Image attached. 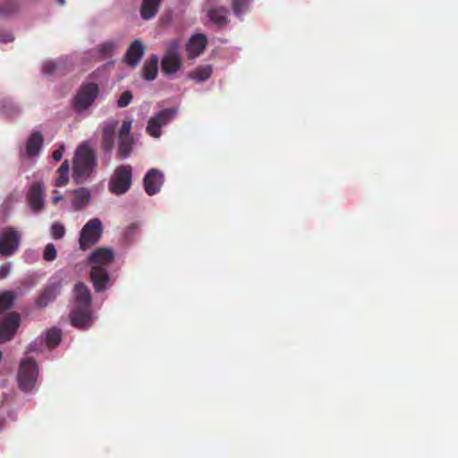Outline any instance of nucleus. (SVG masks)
<instances>
[{"label": "nucleus", "instance_id": "12", "mask_svg": "<svg viewBox=\"0 0 458 458\" xmlns=\"http://www.w3.org/2000/svg\"><path fill=\"white\" fill-rule=\"evenodd\" d=\"M164 182V174L161 171L152 168L150 169L143 178V184L145 191L149 195L153 196L160 191V189Z\"/></svg>", "mask_w": 458, "mask_h": 458}, {"label": "nucleus", "instance_id": "36", "mask_svg": "<svg viewBox=\"0 0 458 458\" xmlns=\"http://www.w3.org/2000/svg\"><path fill=\"white\" fill-rule=\"evenodd\" d=\"M131 99H132L131 92L129 90L124 91L121 95V97L119 98V99L117 101L118 107L123 108V107L127 106L131 103Z\"/></svg>", "mask_w": 458, "mask_h": 458}, {"label": "nucleus", "instance_id": "26", "mask_svg": "<svg viewBox=\"0 0 458 458\" xmlns=\"http://www.w3.org/2000/svg\"><path fill=\"white\" fill-rule=\"evenodd\" d=\"M250 0H232V8L233 13L240 20H242V15L249 11Z\"/></svg>", "mask_w": 458, "mask_h": 458}, {"label": "nucleus", "instance_id": "18", "mask_svg": "<svg viewBox=\"0 0 458 458\" xmlns=\"http://www.w3.org/2000/svg\"><path fill=\"white\" fill-rule=\"evenodd\" d=\"M115 123H111L103 128L101 148L105 153L110 154L114 144Z\"/></svg>", "mask_w": 458, "mask_h": 458}, {"label": "nucleus", "instance_id": "28", "mask_svg": "<svg viewBox=\"0 0 458 458\" xmlns=\"http://www.w3.org/2000/svg\"><path fill=\"white\" fill-rule=\"evenodd\" d=\"M161 124L157 121V115L151 117L148 123L146 131L153 138H159L162 134Z\"/></svg>", "mask_w": 458, "mask_h": 458}, {"label": "nucleus", "instance_id": "21", "mask_svg": "<svg viewBox=\"0 0 458 458\" xmlns=\"http://www.w3.org/2000/svg\"><path fill=\"white\" fill-rule=\"evenodd\" d=\"M43 136L39 131H34L29 137L26 143V153L30 157L38 154L43 145Z\"/></svg>", "mask_w": 458, "mask_h": 458}, {"label": "nucleus", "instance_id": "22", "mask_svg": "<svg viewBox=\"0 0 458 458\" xmlns=\"http://www.w3.org/2000/svg\"><path fill=\"white\" fill-rule=\"evenodd\" d=\"M158 57L151 55L144 63L142 67V76L146 81H153L157 75Z\"/></svg>", "mask_w": 458, "mask_h": 458}, {"label": "nucleus", "instance_id": "27", "mask_svg": "<svg viewBox=\"0 0 458 458\" xmlns=\"http://www.w3.org/2000/svg\"><path fill=\"white\" fill-rule=\"evenodd\" d=\"M176 113V108H165L159 111L156 115L161 126H164L175 117Z\"/></svg>", "mask_w": 458, "mask_h": 458}, {"label": "nucleus", "instance_id": "6", "mask_svg": "<svg viewBox=\"0 0 458 458\" xmlns=\"http://www.w3.org/2000/svg\"><path fill=\"white\" fill-rule=\"evenodd\" d=\"M102 234V224L99 219H90L82 227L79 239L80 248L86 250L95 245L100 239Z\"/></svg>", "mask_w": 458, "mask_h": 458}, {"label": "nucleus", "instance_id": "30", "mask_svg": "<svg viewBox=\"0 0 458 458\" xmlns=\"http://www.w3.org/2000/svg\"><path fill=\"white\" fill-rule=\"evenodd\" d=\"M14 301V295L12 292H4L0 294V313L11 309Z\"/></svg>", "mask_w": 458, "mask_h": 458}, {"label": "nucleus", "instance_id": "39", "mask_svg": "<svg viewBox=\"0 0 458 458\" xmlns=\"http://www.w3.org/2000/svg\"><path fill=\"white\" fill-rule=\"evenodd\" d=\"M64 144H62L57 149H55L53 154H52V157L55 161H60L63 157V155H64Z\"/></svg>", "mask_w": 458, "mask_h": 458}, {"label": "nucleus", "instance_id": "41", "mask_svg": "<svg viewBox=\"0 0 458 458\" xmlns=\"http://www.w3.org/2000/svg\"><path fill=\"white\" fill-rule=\"evenodd\" d=\"M139 229V226L136 224H131L126 230V235L131 236L135 233Z\"/></svg>", "mask_w": 458, "mask_h": 458}, {"label": "nucleus", "instance_id": "43", "mask_svg": "<svg viewBox=\"0 0 458 458\" xmlns=\"http://www.w3.org/2000/svg\"><path fill=\"white\" fill-rule=\"evenodd\" d=\"M57 2H58V4H64V2H65V0H57Z\"/></svg>", "mask_w": 458, "mask_h": 458}, {"label": "nucleus", "instance_id": "13", "mask_svg": "<svg viewBox=\"0 0 458 458\" xmlns=\"http://www.w3.org/2000/svg\"><path fill=\"white\" fill-rule=\"evenodd\" d=\"M62 284L60 281L52 282L47 284L36 300V305L38 308H45L49 303L53 302L60 294Z\"/></svg>", "mask_w": 458, "mask_h": 458}, {"label": "nucleus", "instance_id": "14", "mask_svg": "<svg viewBox=\"0 0 458 458\" xmlns=\"http://www.w3.org/2000/svg\"><path fill=\"white\" fill-rule=\"evenodd\" d=\"M145 47L143 43L140 39H135L125 53L124 62L128 66L136 67L143 57Z\"/></svg>", "mask_w": 458, "mask_h": 458}, {"label": "nucleus", "instance_id": "20", "mask_svg": "<svg viewBox=\"0 0 458 458\" xmlns=\"http://www.w3.org/2000/svg\"><path fill=\"white\" fill-rule=\"evenodd\" d=\"M162 0H142L140 6V15L143 20L154 18L161 5Z\"/></svg>", "mask_w": 458, "mask_h": 458}, {"label": "nucleus", "instance_id": "9", "mask_svg": "<svg viewBox=\"0 0 458 458\" xmlns=\"http://www.w3.org/2000/svg\"><path fill=\"white\" fill-rule=\"evenodd\" d=\"M71 325L80 330L89 329L93 321L90 307H75L69 315Z\"/></svg>", "mask_w": 458, "mask_h": 458}, {"label": "nucleus", "instance_id": "8", "mask_svg": "<svg viewBox=\"0 0 458 458\" xmlns=\"http://www.w3.org/2000/svg\"><path fill=\"white\" fill-rule=\"evenodd\" d=\"M21 241V233L13 227H6L0 233V255L10 257L19 249Z\"/></svg>", "mask_w": 458, "mask_h": 458}, {"label": "nucleus", "instance_id": "2", "mask_svg": "<svg viewBox=\"0 0 458 458\" xmlns=\"http://www.w3.org/2000/svg\"><path fill=\"white\" fill-rule=\"evenodd\" d=\"M114 260V252L108 248H98L89 257V264L91 265L90 281L97 293L104 292L110 282V276L106 267Z\"/></svg>", "mask_w": 458, "mask_h": 458}, {"label": "nucleus", "instance_id": "7", "mask_svg": "<svg viewBox=\"0 0 458 458\" xmlns=\"http://www.w3.org/2000/svg\"><path fill=\"white\" fill-rule=\"evenodd\" d=\"M99 94L98 86L94 82L83 84L73 99V107L76 111L87 110L92 106Z\"/></svg>", "mask_w": 458, "mask_h": 458}, {"label": "nucleus", "instance_id": "31", "mask_svg": "<svg viewBox=\"0 0 458 458\" xmlns=\"http://www.w3.org/2000/svg\"><path fill=\"white\" fill-rule=\"evenodd\" d=\"M115 47H116L115 43L112 40H109V41H106V42L102 43L101 45H99L98 49V53L103 57H109L112 55L113 51L114 50Z\"/></svg>", "mask_w": 458, "mask_h": 458}, {"label": "nucleus", "instance_id": "10", "mask_svg": "<svg viewBox=\"0 0 458 458\" xmlns=\"http://www.w3.org/2000/svg\"><path fill=\"white\" fill-rule=\"evenodd\" d=\"M26 199L30 208L33 212L38 213L42 211L45 204V191L43 183H33L28 191Z\"/></svg>", "mask_w": 458, "mask_h": 458}, {"label": "nucleus", "instance_id": "33", "mask_svg": "<svg viewBox=\"0 0 458 458\" xmlns=\"http://www.w3.org/2000/svg\"><path fill=\"white\" fill-rule=\"evenodd\" d=\"M17 4L12 1L6 2L0 6V14L9 16L17 11Z\"/></svg>", "mask_w": 458, "mask_h": 458}, {"label": "nucleus", "instance_id": "16", "mask_svg": "<svg viewBox=\"0 0 458 458\" xmlns=\"http://www.w3.org/2000/svg\"><path fill=\"white\" fill-rule=\"evenodd\" d=\"M73 297L76 307H90L91 294L84 283L79 282L74 285Z\"/></svg>", "mask_w": 458, "mask_h": 458}, {"label": "nucleus", "instance_id": "42", "mask_svg": "<svg viewBox=\"0 0 458 458\" xmlns=\"http://www.w3.org/2000/svg\"><path fill=\"white\" fill-rule=\"evenodd\" d=\"M62 199L63 196L59 193L58 191H53L52 200L54 204H57Z\"/></svg>", "mask_w": 458, "mask_h": 458}, {"label": "nucleus", "instance_id": "1", "mask_svg": "<svg viewBox=\"0 0 458 458\" xmlns=\"http://www.w3.org/2000/svg\"><path fill=\"white\" fill-rule=\"evenodd\" d=\"M98 166L96 150L90 142H81L74 152L72 163V179L77 184L85 183L94 174Z\"/></svg>", "mask_w": 458, "mask_h": 458}, {"label": "nucleus", "instance_id": "29", "mask_svg": "<svg viewBox=\"0 0 458 458\" xmlns=\"http://www.w3.org/2000/svg\"><path fill=\"white\" fill-rule=\"evenodd\" d=\"M61 341V330L55 327L47 332L46 342L49 348H55Z\"/></svg>", "mask_w": 458, "mask_h": 458}, {"label": "nucleus", "instance_id": "40", "mask_svg": "<svg viewBox=\"0 0 458 458\" xmlns=\"http://www.w3.org/2000/svg\"><path fill=\"white\" fill-rule=\"evenodd\" d=\"M11 271V266L9 264H4L0 267V279L5 278Z\"/></svg>", "mask_w": 458, "mask_h": 458}, {"label": "nucleus", "instance_id": "37", "mask_svg": "<svg viewBox=\"0 0 458 458\" xmlns=\"http://www.w3.org/2000/svg\"><path fill=\"white\" fill-rule=\"evenodd\" d=\"M13 40V36L10 31L0 29V41L7 43Z\"/></svg>", "mask_w": 458, "mask_h": 458}, {"label": "nucleus", "instance_id": "23", "mask_svg": "<svg viewBox=\"0 0 458 458\" xmlns=\"http://www.w3.org/2000/svg\"><path fill=\"white\" fill-rule=\"evenodd\" d=\"M133 145V138L118 139L117 157L120 159L127 158L132 152Z\"/></svg>", "mask_w": 458, "mask_h": 458}, {"label": "nucleus", "instance_id": "17", "mask_svg": "<svg viewBox=\"0 0 458 458\" xmlns=\"http://www.w3.org/2000/svg\"><path fill=\"white\" fill-rule=\"evenodd\" d=\"M91 198L90 192L87 188L81 187L72 191V206L78 211L85 208Z\"/></svg>", "mask_w": 458, "mask_h": 458}, {"label": "nucleus", "instance_id": "34", "mask_svg": "<svg viewBox=\"0 0 458 458\" xmlns=\"http://www.w3.org/2000/svg\"><path fill=\"white\" fill-rule=\"evenodd\" d=\"M43 258L47 261H53L56 259V250L53 243H48L46 245Z\"/></svg>", "mask_w": 458, "mask_h": 458}, {"label": "nucleus", "instance_id": "11", "mask_svg": "<svg viewBox=\"0 0 458 458\" xmlns=\"http://www.w3.org/2000/svg\"><path fill=\"white\" fill-rule=\"evenodd\" d=\"M20 325V316L15 312L9 313L0 320V342L13 338Z\"/></svg>", "mask_w": 458, "mask_h": 458}, {"label": "nucleus", "instance_id": "3", "mask_svg": "<svg viewBox=\"0 0 458 458\" xmlns=\"http://www.w3.org/2000/svg\"><path fill=\"white\" fill-rule=\"evenodd\" d=\"M132 168L129 165H119L115 168L110 179L109 191L116 195L124 194L131 185Z\"/></svg>", "mask_w": 458, "mask_h": 458}, {"label": "nucleus", "instance_id": "24", "mask_svg": "<svg viewBox=\"0 0 458 458\" xmlns=\"http://www.w3.org/2000/svg\"><path fill=\"white\" fill-rule=\"evenodd\" d=\"M70 165L68 160H64L60 167L57 169L58 177L55 179V185L63 187L67 184L69 181Z\"/></svg>", "mask_w": 458, "mask_h": 458}, {"label": "nucleus", "instance_id": "4", "mask_svg": "<svg viewBox=\"0 0 458 458\" xmlns=\"http://www.w3.org/2000/svg\"><path fill=\"white\" fill-rule=\"evenodd\" d=\"M38 366L34 360L24 359L20 365L18 371V384L21 390L31 391L38 378Z\"/></svg>", "mask_w": 458, "mask_h": 458}, {"label": "nucleus", "instance_id": "35", "mask_svg": "<svg viewBox=\"0 0 458 458\" xmlns=\"http://www.w3.org/2000/svg\"><path fill=\"white\" fill-rule=\"evenodd\" d=\"M131 122L123 121L119 130L118 139L132 138L131 135Z\"/></svg>", "mask_w": 458, "mask_h": 458}, {"label": "nucleus", "instance_id": "19", "mask_svg": "<svg viewBox=\"0 0 458 458\" xmlns=\"http://www.w3.org/2000/svg\"><path fill=\"white\" fill-rule=\"evenodd\" d=\"M229 11L224 7H216L208 11L209 20L219 28H224L229 23Z\"/></svg>", "mask_w": 458, "mask_h": 458}, {"label": "nucleus", "instance_id": "5", "mask_svg": "<svg viewBox=\"0 0 458 458\" xmlns=\"http://www.w3.org/2000/svg\"><path fill=\"white\" fill-rule=\"evenodd\" d=\"M182 67V57L180 55V43L173 40L161 59V70L165 74H173Z\"/></svg>", "mask_w": 458, "mask_h": 458}, {"label": "nucleus", "instance_id": "38", "mask_svg": "<svg viewBox=\"0 0 458 458\" xmlns=\"http://www.w3.org/2000/svg\"><path fill=\"white\" fill-rule=\"evenodd\" d=\"M56 69V64L54 62L47 63L43 65V72L45 74H53Z\"/></svg>", "mask_w": 458, "mask_h": 458}, {"label": "nucleus", "instance_id": "25", "mask_svg": "<svg viewBox=\"0 0 458 458\" xmlns=\"http://www.w3.org/2000/svg\"><path fill=\"white\" fill-rule=\"evenodd\" d=\"M212 73V68L210 65H203L197 67L193 72L190 73V78L200 82L207 81Z\"/></svg>", "mask_w": 458, "mask_h": 458}, {"label": "nucleus", "instance_id": "32", "mask_svg": "<svg viewBox=\"0 0 458 458\" xmlns=\"http://www.w3.org/2000/svg\"><path fill=\"white\" fill-rule=\"evenodd\" d=\"M65 234V228L63 224L55 222L51 226V235L54 239H62Z\"/></svg>", "mask_w": 458, "mask_h": 458}, {"label": "nucleus", "instance_id": "15", "mask_svg": "<svg viewBox=\"0 0 458 458\" xmlns=\"http://www.w3.org/2000/svg\"><path fill=\"white\" fill-rule=\"evenodd\" d=\"M208 38L204 34H196L191 37L186 45L187 56L190 59H194L199 56L206 48Z\"/></svg>", "mask_w": 458, "mask_h": 458}]
</instances>
